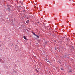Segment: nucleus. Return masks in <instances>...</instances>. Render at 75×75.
Masks as SVG:
<instances>
[{"instance_id":"obj_12","label":"nucleus","mask_w":75,"mask_h":75,"mask_svg":"<svg viewBox=\"0 0 75 75\" xmlns=\"http://www.w3.org/2000/svg\"><path fill=\"white\" fill-rule=\"evenodd\" d=\"M22 4H23V3H22Z\"/></svg>"},{"instance_id":"obj_11","label":"nucleus","mask_w":75,"mask_h":75,"mask_svg":"<svg viewBox=\"0 0 75 75\" xmlns=\"http://www.w3.org/2000/svg\"><path fill=\"white\" fill-rule=\"evenodd\" d=\"M0 42H1V41H0Z\"/></svg>"},{"instance_id":"obj_1","label":"nucleus","mask_w":75,"mask_h":75,"mask_svg":"<svg viewBox=\"0 0 75 75\" xmlns=\"http://www.w3.org/2000/svg\"><path fill=\"white\" fill-rule=\"evenodd\" d=\"M23 38L25 40H26V37H25V36H24Z\"/></svg>"},{"instance_id":"obj_3","label":"nucleus","mask_w":75,"mask_h":75,"mask_svg":"<svg viewBox=\"0 0 75 75\" xmlns=\"http://www.w3.org/2000/svg\"><path fill=\"white\" fill-rule=\"evenodd\" d=\"M33 35L35 36H37V35H36V34H35V33H33Z\"/></svg>"},{"instance_id":"obj_2","label":"nucleus","mask_w":75,"mask_h":75,"mask_svg":"<svg viewBox=\"0 0 75 75\" xmlns=\"http://www.w3.org/2000/svg\"><path fill=\"white\" fill-rule=\"evenodd\" d=\"M72 72V70H69V72Z\"/></svg>"},{"instance_id":"obj_9","label":"nucleus","mask_w":75,"mask_h":75,"mask_svg":"<svg viewBox=\"0 0 75 75\" xmlns=\"http://www.w3.org/2000/svg\"><path fill=\"white\" fill-rule=\"evenodd\" d=\"M26 22L27 23H28V22L27 21H26Z\"/></svg>"},{"instance_id":"obj_8","label":"nucleus","mask_w":75,"mask_h":75,"mask_svg":"<svg viewBox=\"0 0 75 75\" xmlns=\"http://www.w3.org/2000/svg\"><path fill=\"white\" fill-rule=\"evenodd\" d=\"M27 21H28V22H29L30 21H29V20H27Z\"/></svg>"},{"instance_id":"obj_4","label":"nucleus","mask_w":75,"mask_h":75,"mask_svg":"<svg viewBox=\"0 0 75 75\" xmlns=\"http://www.w3.org/2000/svg\"><path fill=\"white\" fill-rule=\"evenodd\" d=\"M61 70H62V71H63L64 70V69H63V68H61Z\"/></svg>"},{"instance_id":"obj_6","label":"nucleus","mask_w":75,"mask_h":75,"mask_svg":"<svg viewBox=\"0 0 75 75\" xmlns=\"http://www.w3.org/2000/svg\"><path fill=\"white\" fill-rule=\"evenodd\" d=\"M69 23V21H67V23Z\"/></svg>"},{"instance_id":"obj_7","label":"nucleus","mask_w":75,"mask_h":75,"mask_svg":"<svg viewBox=\"0 0 75 75\" xmlns=\"http://www.w3.org/2000/svg\"><path fill=\"white\" fill-rule=\"evenodd\" d=\"M32 33H33V34H34V32H32Z\"/></svg>"},{"instance_id":"obj_5","label":"nucleus","mask_w":75,"mask_h":75,"mask_svg":"<svg viewBox=\"0 0 75 75\" xmlns=\"http://www.w3.org/2000/svg\"><path fill=\"white\" fill-rule=\"evenodd\" d=\"M2 60V59H0V61H1Z\"/></svg>"},{"instance_id":"obj_10","label":"nucleus","mask_w":75,"mask_h":75,"mask_svg":"<svg viewBox=\"0 0 75 75\" xmlns=\"http://www.w3.org/2000/svg\"><path fill=\"white\" fill-rule=\"evenodd\" d=\"M36 37H38V36H37V35H36Z\"/></svg>"}]
</instances>
